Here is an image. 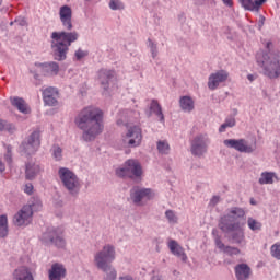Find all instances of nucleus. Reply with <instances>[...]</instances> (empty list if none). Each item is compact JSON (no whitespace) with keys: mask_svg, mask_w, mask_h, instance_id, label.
Listing matches in <instances>:
<instances>
[{"mask_svg":"<svg viewBox=\"0 0 280 280\" xmlns=\"http://www.w3.org/2000/svg\"><path fill=\"white\" fill-rule=\"evenodd\" d=\"M74 124L82 131V140L91 143L104 132V112L97 107L88 106L79 112Z\"/></svg>","mask_w":280,"mask_h":280,"instance_id":"nucleus-1","label":"nucleus"},{"mask_svg":"<svg viewBox=\"0 0 280 280\" xmlns=\"http://www.w3.org/2000/svg\"><path fill=\"white\" fill-rule=\"evenodd\" d=\"M246 212L240 207H233L221 217L219 222V229L223 233H233L232 240L235 244H242L244 242V224H246Z\"/></svg>","mask_w":280,"mask_h":280,"instance_id":"nucleus-2","label":"nucleus"},{"mask_svg":"<svg viewBox=\"0 0 280 280\" xmlns=\"http://www.w3.org/2000/svg\"><path fill=\"white\" fill-rule=\"evenodd\" d=\"M50 49L55 60H67V54L72 43L80 38V33L73 32H52L50 35Z\"/></svg>","mask_w":280,"mask_h":280,"instance_id":"nucleus-3","label":"nucleus"},{"mask_svg":"<svg viewBox=\"0 0 280 280\" xmlns=\"http://www.w3.org/2000/svg\"><path fill=\"white\" fill-rule=\"evenodd\" d=\"M256 60L262 69L264 75L270 80H277L280 75V61L279 55L272 52L259 51L256 55Z\"/></svg>","mask_w":280,"mask_h":280,"instance_id":"nucleus-4","label":"nucleus"},{"mask_svg":"<svg viewBox=\"0 0 280 280\" xmlns=\"http://www.w3.org/2000/svg\"><path fill=\"white\" fill-rule=\"evenodd\" d=\"M58 176L61 182V185L67 189L68 194L70 196H78L80 194V187L82 185L80 184V178L73 171L69 170L68 167H61L58 171Z\"/></svg>","mask_w":280,"mask_h":280,"instance_id":"nucleus-5","label":"nucleus"},{"mask_svg":"<svg viewBox=\"0 0 280 280\" xmlns=\"http://www.w3.org/2000/svg\"><path fill=\"white\" fill-rule=\"evenodd\" d=\"M117 176L120 178H132L133 180H141L143 170L137 160H128L125 162L124 167L116 171Z\"/></svg>","mask_w":280,"mask_h":280,"instance_id":"nucleus-6","label":"nucleus"},{"mask_svg":"<svg viewBox=\"0 0 280 280\" xmlns=\"http://www.w3.org/2000/svg\"><path fill=\"white\" fill-rule=\"evenodd\" d=\"M116 257L117 250L115 249L114 245L105 244L101 250L94 254V265L96 268L102 266H110Z\"/></svg>","mask_w":280,"mask_h":280,"instance_id":"nucleus-7","label":"nucleus"},{"mask_svg":"<svg viewBox=\"0 0 280 280\" xmlns=\"http://www.w3.org/2000/svg\"><path fill=\"white\" fill-rule=\"evenodd\" d=\"M154 196H156V194L150 188L136 186L130 190V200L138 207H143L149 200H154Z\"/></svg>","mask_w":280,"mask_h":280,"instance_id":"nucleus-8","label":"nucleus"},{"mask_svg":"<svg viewBox=\"0 0 280 280\" xmlns=\"http://www.w3.org/2000/svg\"><path fill=\"white\" fill-rule=\"evenodd\" d=\"M223 143L226 148H232L245 154H253L257 150V144L255 142L250 144L246 139H226Z\"/></svg>","mask_w":280,"mask_h":280,"instance_id":"nucleus-9","label":"nucleus"},{"mask_svg":"<svg viewBox=\"0 0 280 280\" xmlns=\"http://www.w3.org/2000/svg\"><path fill=\"white\" fill-rule=\"evenodd\" d=\"M223 143L226 148H232L245 154H253L257 150V144L255 142L250 144L246 139H226Z\"/></svg>","mask_w":280,"mask_h":280,"instance_id":"nucleus-10","label":"nucleus"},{"mask_svg":"<svg viewBox=\"0 0 280 280\" xmlns=\"http://www.w3.org/2000/svg\"><path fill=\"white\" fill-rule=\"evenodd\" d=\"M209 145V136L200 133L196 136L191 141L190 152L192 156H205L207 154Z\"/></svg>","mask_w":280,"mask_h":280,"instance_id":"nucleus-11","label":"nucleus"},{"mask_svg":"<svg viewBox=\"0 0 280 280\" xmlns=\"http://www.w3.org/2000/svg\"><path fill=\"white\" fill-rule=\"evenodd\" d=\"M141 139H143V136L141 135V128L139 126L129 127L127 133L122 136L124 145L128 148L141 145Z\"/></svg>","mask_w":280,"mask_h":280,"instance_id":"nucleus-12","label":"nucleus"},{"mask_svg":"<svg viewBox=\"0 0 280 280\" xmlns=\"http://www.w3.org/2000/svg\"><path fill=\"white\" fill-rule=\"evenodd\" d=\"M34 215V205L24 206L14 217L13 224L15 226H27L32 222Z\"/></svg>","mask_w":280,"mask_h":280,"instance_id":"nucleus-13","label":"nucleus"},{"mask_svg":"<svg viewBox=\"0 0 280 280\" xmlns=\"http://www.w3.org/2000/svg\"><path fill=\"white\" fill-rule=\"evenodd\" d=\"M42 242L47 245L57 246L58 248H63L65 238L56 232V230H48L42 235Z\"/></svg>","mask_w":280,"mask_h":280,"instance_id":"nucleus-14","label":"nucleus"},{"mask_svg":"<svg viewBox=\"0 0 280 280\" xmlns=\"http://www.w3.org/2000/svg\"><path fill=\"white\" fill-rule=\"evenodd\" d=\"M59 19L61 21L62 27H65L68 32H71V30H73V11L71 10V7H60Z\"/></svg>","mask_w":280,"mask_h":280,"instance_id":"nucleus-15","label":"nucleus"},{"mask_svg":"<svg viewBox=\"0 0 280 280\" xmlns=\"http://www.w3.org/2000/svg\"><path fill=\"white\" fill-rule=\"evenodd\" d=\"M226 80H229V72H226V70H219L210 74L208 79V89H210V91H215V89H218L222 82H226Z\"/></svg>","mask_w":280,"mask_h":280,"instance_id":"nucleus-16","label":"nucleus"},{"mask_svg":"<svg viewBox=\"0 0 280 280\" xmlns=\"http://www.w3.org/2000/svg\"><path fill=\"white\" fill-rule=\"evenodd\" d=\"M115 80V72L113 70L102 69L98 71V82L104 91L110 89V84Z\"/></svg>","mask_w":280,"mask_h":280,"instance_id":"nucleus-17","label":"nucleus"},{"mask_svg":"<svg viewBox=\"0 0 280 280\" xmlns=\"http://www.w3.org/2000/svg\"><path fill=\"white\" fill-rule=\"evenodd\" d=\"M59 93L56 88H46L43 90V100L46 106H56L58 104Z\"/></svg>","mask_w":280,"mask_h":280,"instance_id":"nucleus-18","label":"nucleus"},{"mask_svg":"<svg viewBox=\"0 0 280 280\" xmlns=\"http://www.w3.org/2000/svg\"><path fill=\"white\" fill-rule=\"evenodd\" d=\"M168 248L172 253V255H175V257H178L184 264L187 261V254L185 253V249L183 246L178 244L176 241H170L168 242Z\"/></svg>","mask_w":280,"mask_h":280,"instance_id":"nucleus-19","label":"nucleus"},{"mask_svg":"<svg viewBox=\"0 0 280 280\" xmlns=\"http://www.w3.org/2000/svg\"><path fill=\"white\" fill-rule=\"evenodd\" d=\"M235 275L237 280H248L250 279V275H253V270L246 264H238L235 266Z\"/></svg>","mask_w":280,"mask_h":280,"instance_id":"nucleus-20","label":"nucleus"},{"mask_svg":"<svg viewBox=\"0 0 280 280\" xmlns=\"http://www.w3.org/2000/svg\"><path fill=\"white\" fill-rule=\"evenodd\" d=\"M40 172H42L40 164L36 162H28L26 164V170H25L26 180H34V178H36Z\"/></svg>","mask_w":280,"mask_h":280,"instance_id":"nucleus-21","label":"nucleus"},{"mask_svg":"<svg viewBox=\"0 0 280 280\" xmlns=\"http://www.w3.org/2000/svg\"><path fill=\"white\" fill-rule=\"evenodd\" d=\"M67 269L60 264H54L51 269L49 270V279L50 280H61L63 279Z\"/></svg>","mask_w":280,"mask_h":280,"instance_id":"nucleus-22","label":"nucleus"},{"mask_svg":"<svg viewBox=\"0 0 280 280\" xmlns=\"http://www.w3.org/2000/svg\"><path fill=\"white\" fill-rule=\"evenodd\" d=\"M42 73L45 75H58V72L60 71V66H58L57 62H46L42 63L40 66Z\"/></svg>","mask_w":280,"mask_h":280,"instance_id":"nucleus-23","label":"nucleus"},{"mask_svg":"<svg viewBox=\"0 0 280 280\" xmlns=\"http://www.w3.org/2000/svg\"><path fill=\"white\" fill-rule=\"evenodd\" d=\"M11 104L15 108H18L20 113H23V115H30V113H32V109H30V106H27V103H25V100L21 97L11 98Z\"/></svg>","mask_w":280,"mask_h":280,"instance_id":"nucleus-24","label":"nucleus"},{"mask_svg":"<svg viewBox=\"0 0 280 280\" xmlns=\"http://www.w3.org/2000/svg\"><path fill=\"white\" fill-rule=\"evenodd\" d=\"M97 270H101L104 276V280H116L117 279V269L113 265H104L102 267H96Z\"/></svg>","mask_w":280,"mask_h":280,"instance_id":"nucleus-25","label":"nucleus"},{"mask_svg":"<svg viewBox=\"0 0 280 280\" xmlns=\"http://www.w3.org/2000/svg\"><path fill=\"white\" fill-rule=\"evenodd\" d=\"M14 280H34V276H32V271L27 267H20L15 269Z\"/></svg>","mask_w":280,"mask_h":280,"instance_id":"nucleus-26","label":"nucleus"},{"mask_svg":"<svg viewBox=\"0 0 280 280\" xmlns=\"http://www.w3.org/2000/svg\"><path fill=\"white\" fill-rule=\"evenodd\" d=\"M238 1L245 10H249V11L259 10V8H261V5H264V3H266V0H255V1L238 0Z\"/></svg>","mask_w":280,"mask_h":280,"instance_id":"nucleus-27","label":"nucleus"},{"mask_svg":"<svg viewBox=\"0 0 280 280\" xmlns=\"http://www.w3.org/2000/svg\"><path fill=\"white\" fill-rule=\"evenodd\" d=\"M152 113L159 117L160 121L163 124L165 121V116L163 115V109L156 101H152L150 105V112L148 117H152Z\"/></svg>","mask_w":280,"mask_h":280,"instance_id":"nucleus-28","label":"nucleus"},{"mask_svg":"<svg viewBox=\"0 0 280 280\" xmlns=\"http://www.w3.org/2000/svg\"><path fill=\"white\" fill-rule=\"evenodd\" d=\"M179 106L184 113H191V110L195 108L194 100L189 96H183L179 100Z\"/></svg>","mask_w":280,"mask_h":280,"instance_id":"nucleus-29","label":"nucleus"},{"mask_svg":"<svg viewBox=\"0 0 280 280\" xmlns=\"http://www.w3.org/2000/svg\"><path fill=\"white\" fill-rule=\"evenodd\" d=\"M133 113L129 109H122L119 113V118L117 119V126H128V121L132 117Z\"/></svg>","mask_w":280,"mask_h":280,"instance_id":"nucleus-30","label":"nucleus"},{"mask_svg":"<svg viewBox=\"0 0 280 280\" xmlns=\"http://www.w3.org/2000/svg\"><path fill=\"white\" fill-rule=\"evenodd\" d=\"M20 150L22 152V154H36V152H38V148L33 145L31 142H28L27 140H25L24 142H22Z\"/></svg>","mask_w":280,"mask_h":280,"instance_id":"nucleus-31","label":"nucleus"},{"mask_svg":"<svg viewBox=\"0 0 280 280\" xmlns=\"http://www.w3.org/2000/svg\"><path fill=\"white\" fill-rule=\"evenodd\" d=\"M26 141L32 143L35 148H40V131L35 130L33 131L27 138Z\"/></svg>","mask_w":280,"mask_h":280,"instance_id":"nucleus-32","label":"nucleus"},{"mask_svg":"<svg viewBox=\"0 0 280 280\" xmlns=\"http://www.w3.org/2000/svg\"><path fill=\"white\" fill-rule=\"evenodd\" d=\"M9 228H8V215H0V237H8Z\"/></svg>","mask_w":280,"mask_h":280,"instance_id":"nucleus-33","label":"nucleus"},{"mask_svg":"<svg viewBox=\"0 0 280 280\" xmlns=\"http://www.w3.org/2000/svg\"><path fill=\"white\" fill-rule=\"evenodd\" d=\"M258 183L260 185H272V183H275V174L269 172L261 173Z\"/></svg>","mask_w":280,"mask_h":280,"instance_id":"nucleus-34","label":"nucleus"},{"mask_svg":"<svg viewBox=\"0 0 280 280\" xmlns=\"http://www.w3.org/2000/svg\"><path fill=\"white\" fill-rule=\"evenodd\" d=\"M50 152L55 161H62V148L60 145L54 144Z\"/></svg>","mask_w":280,"mask_h":280,"instance_id":"nucleus-35","label":"nucleus"},{"mask_svg":"<svg viewBox=\"0 0 280 280\" xmlns=\"http://www.w3.org/2000/svg\"><path fill=\"white\" fill-rule=\"evenodd\" d=\"M158 150L160 154H170V143L167 141H159L158 142Z\"/></svg>","mask_w":280,"mask_h":280,"instance_id":"nucleus-36","label":"nucleus"},{"mask_svg":"<svg viewBox=\"0 0 280 280\" xmlns=\"http://www.w3.org/2000/svg\"><path fill=\"white\" fill-rule=\"evenodd\" d=\"M247 225L252 231H261V223L253 218H248Z\"/></svg>","mask_w":280,"mask_h":280,"instance_id":"nucleus-37","label":"nucleus"},{"mask_svg":"<svg viewBox=\"0 0 280 280\" xmlns=\"http://www.w3.org/2000/svg\"><path fill=\"white\" fill-rule=\"evenodd\" d=\"M165 217L168 220L170 224H176L178 222V217L173 210H167L165 212Z\"/></svg>","mask_w":280,"mask_h":280,"instance_id":"nucleus-38","label":"nucleus"},{"mask_svg":"<svg viewBox=\"0 0 280 280\" xmlns=\"http://www.w3.org/2000/svg\"><path fill=\"white\" fill-rule=\"evenodd\" d=\"M233 126H235V118H228L219 128V132H224L226 128H233Z\"/></svg>","mask_w":280,"mask_h":280,"instance_id":"nucleus-39","label":"nucleus"},{"mask_svg":"<svg viewBox=\"0 0 280 280\" xmlns=\"http://www.w3.org/2000/svg\"><path fill=\"white\" fill-rule=\"evenodd\" d=\"M270 254L276 258L280 259V243H276L270 248Z\"/></svg>","mask_w":280,"mask_h":280,"instance_id":"nucleus-40","label":"nucleus"},{"mask_svg":"<svg viewBox=\"0 0 280 280\" xmlns=\"http://www.w3.org/2000/svg\"><path fill=\"white\" fill-rule=\"evenodd\" d=\"M109 8L110 10H124V3L119 0H110Z\"/></svg>","mask_w":280,"mask_h":280,"instance_id":"nucleus-41","label":"nucleus"},{"mask_svg":"<svg viewBox=\"0 0 280 280\" xmlns=\"http://www.w3.org/2000/svg\"><path fill=\"white\" fill-rule=\"evenodd\" d=\"M223 253L233 257V255H240V249L237 247L228 246Z\"/></svg>","mask_w":280,"mask_h":280,"instance_id":"nucleus-42","label":"nucleus"},{"mask_svg":"<svg viewBox=\"0 0 280 280\" xmlns=\"http://www.w3.org/2000/svg\"><path fill=\"white\" fill-rule=\"evenodd\" d=\"M149 47H150V51L152 54V58H156L159 56V50L156 48L155 43L152 40H149Z\"/></svg>","mask_w":280,"mask_h":280,"instance_id":"nucleus-43","label":"nucleus"},{"mask_svg":"<svg viewBox=\"0 0 280 280\" xmlns=\"http://www.w3.org/2000/svg\"><path fill=\"white\" fill-rule=\"evenodd\" d=\"M77 60H82V58H86V56H89V51L82 50V49H78L74 54Z\"/></svg>","mask_w":280,"mask_h":280,"instance_id":"nucleus-44","label":"nucleus"},{"mask_svg":"<svg viewBox=\"0 0 280 280\" xmlns=\"http://www.w3.org/2000/svg\"><path fill=\"white\" fill-rule=\"evenodd\" d=\"M25 194H28V196H32L34 194V185L32 183H27L24 187Z\"/></svg>","mask_w":280,"mask_h":280,"instance_id":"nucleus-45","label":"nucleus"},{"mask_svg":"<svg viewBox=\"0 0 280 280\" xmlns=\"http://www.w3.org/2000/svg\"><path fill=\"white\" fill-rule=\"evenodd\" d=\"M215 246L220 248L222 253H224V250H226V247H228L224 245V243H222V240H220V237L215 238Z\"/></svg>","mask_w":280,"mask_h":280,"instance_id":"nucleus-46","label":"nucleus"},{"mask_svg":"<svg viewBox=\"0 0 280 280\" xmlns=\"http://www.w3.org/2000/svg\"><path fill=\"white\" fill-rule=\"evenodd\" d=\"M15 23L20 25V27H27V20H25V18L15 19Z\"/></svg>","mask_w":280,"mask_h":280,"instance_id":"nucleus-47","label":"nucleus"},{"mask_svg":"<svg viewBox=\"0 0 280 280\" xmlns=\"http://www.w3.org/2000/svg\"><path fill=\"white\" fill-rule=\"evenodd\" d=\"M10 125H8V121L0 119V131L3 132V130H8Z\"/></svg>","mask_w":280,"mask_h":280,"instance_id":"nucleus-48","label":"nucleus"},{"mask_svg":"<svg viewBox=\"0 0 280 280\" xmlns=\"http://www.w3.org/2000/svg\"><path fill=\"white\" fill-rule=\"evenodd\" d=\"M210 202H211V205H218V202H220V197H218V196L212 197Z\"/></svg>","mask_w":280,"mask_h":280,"instance_id":"nucleus-49","label":"nucleus"},{"mask_svg":"<svg viewBox=\"0 0 280 280\" xmlns=\"http://www.w3.org/2000/svg\"><path fill=\"white\" fill-rule=\"evenodd\" d=\"M224 5H228V8H232L233 7V0H222Z\"/></svg>","mask_w":280,"mask_h":280,"instance_id":"nucleus-50","label":"nucleus"},{"mask_svg":"<svg viewBox=\"0 0 280 280\" xmlns=\"http://www.w3.org/2000/svg\"><path fill=\"white\" fill-rule=\"evenodd\" d=\"M0 172H5V165H3L2 161H0Z\"/></svg>","mask_w":280,"mask_h":280,"instance_id":"nucleus-51","label":"nucleus"},{"mask_svg":"<svg viewBox=\"0 0 280 280\" xmlns=\"http://www.w3.org/2000/svg\"><path fill=\"white\" fill-rule=\"evenodd\" d=\"M5 159H7L8 163H10V161H12V156L10 155V153H8V154L5 155Z\"/></svg>","mask_w":280,"mask_h":280,"instance_id":"nucleus-52","label":"nucleus"},{"mask_svg":"<svg viewBox=\"0 0 280 280\" xmlns=\"http://www.w3.org/2000/svg\"><path fill=\"white\" fill-rule=\"evenodd\" d=\"M151 280H161V276H153Z\"/></svg>","mask_w":280,"mask_h":280,"instance_id":"nucleus-53","label":"nucleus"},{"mask_svg":"<svg viewBox=\"0 0 280 280\" xmlns=\"http://www.w3.org/2000/svg\"><path fill=\"white\" fill-rule=\"evenodd\" d=\"M247 79L249 80V82H253L254 80L253 74L247 75Z\"/></svg>","mask_w":280,"mask_h":280,"instance_id":"nucleus-54","label":"nucleus"},{"mask_svg":"<svg viewBox=\"0 0 280 280\" xmlns=\"http://www.w3.org/2000/svg\"><path fill=\"white\" fill-rule=\"evenodd\" d=\"M120 280H132V278H130V277H124V278H120Z\"/></svg>","mask_w":280,"mask_h":280,"instance_id":"nucleus-55","label":"nucleus"},{"mask_svg":"<svg viewBox=\"0 0 280 280\" xmlns=\"http://www.w3.org/2000/svg\"><path fill=\"white\" fill-rule=\"evenodd\" d=\"M272 45V43L268 42L267 43V49H270V46Z\"/></svg>","mask_w":280,"mask_h":280,"instance_id":"nucleus-56","label":"nucleus"},{"mask_svg":"<svg viewBox=\"0 0 280 280\" xmlns=\"http://www.w3.org/2000/svg\"><path fill=\"white\" fill-rule=\"evenodd\" d=\"M2 2H3V0H0V5H1Z\"/></svg>","mask_w":280,"mask_h":280,"instance_id":"nucleus-57","label":"nucleus"},{"mask_svg":"<svg viewBox=\"0 0 280 280\" xmlns=\"http://www.w3.org/2000/svg\"><path fill=\"white\" fill-rule=\"evenodd\" d=\"M11 25H14V22H11Z\"/></svg>","mask_w":280,"mask_h":280,"instance_id":"nucleus-58","label":"nucleus"}]
</instances>
